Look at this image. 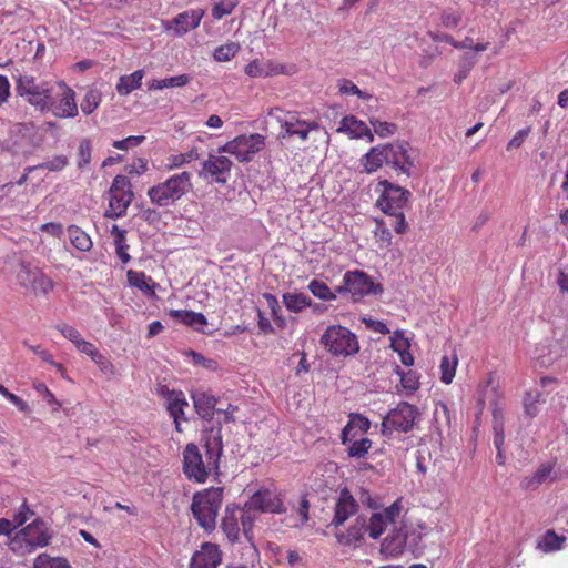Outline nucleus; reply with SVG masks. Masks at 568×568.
<instances>
[{"instance_id":"1","label":"nucleus","mask_w":568,"mask_h":568,"mask_svg":"<svg viewBox=\"0 0 568 568\" xmlns=\"http://www.w3.org/2000/svg\"><path fill=\"white\" fill-rule=\"evenodd\" d=\"M205 456L197 445L190 443L183 450V474L194 483H205L210 474L219 468L223 445L221 436L209 438L204 445Z\"/></svg>"},{"instance_id":"2","label":"nucleus","mask_w":568,"mask_h":568,"mask_svg":"<svg viewBox=\"0 0 568 568\" xmlns=\"http://www.w3.org/2000/svg\"><path fill=\"white\" fill-rule=\"evenodd\" d=\"M381 189V194L376 205L390 217V226L397 234H405L408 230L403 210L407 206L412 193L399 185L393 184L387 180H381L377 183L376 191Z\"/></svg>"},{"instance_id":"3","label":"nucleus","mask_w":568,"mask_h":568,"mask_svg":"<svg viewBox=\"0 0 568 568\" xmlns=\"http://www.w3.org/2000/svg\"><path fill=\"white\" fill-rule=\"evenodd\" d=\"M193 190L192 173L182 171L170 175L148 190V197L152 204L159 207L175 205Z\"/></svg>"},{"instance_id":"4","label":"nucleus","mask_w":568,"mask_h":568,"mask_svg":"<svg viewBox=\"0 0 568 568\" xmlns=\"http://www.w3.org/2000/svg\"><path fill=\"white\" fill-rule=\"evenodd\" d=\"M223 503V488L211 487L193 496L191 510L197 524L206 531L214 530Z\"/></svg>"},{"instance_id":"5","label":"nucleus","mask_w":568,"mask_h":568,"mask_svg":"<svg viewBox=\"0 0 568 568\" xmlns=\"http://www.w3.org/2000/svg\"><path fill=\"white\" fill-rule=\"evenodd\" d=\"M320 343L335 357H348L359 352L356 334L342 325H329L322 334Z\"/></svg>"},{"instance_id":"6","label":"nucleus","mask_w":568,"mask_h":568,"mask_svg":"<svg viewBox=\"0 0 568 568\" xmlns=\"http://www.w3.org/2000/svg\"><path fill=\"white\" fill-rule=\"evenodd\" d=\"M16 280L19 286L36 295L47 296L54 288V282L40 267L26 260L19 261Z\"/></svg>"},{"instance_id":"7","label":"nucleus","mask_w":568,"mask_h":568,"mask_svg":"<svg viewBox=\"0 0 568 568\" xmlns=\"http://www.w3.org/2000/svg\"><path fill=\"white\" fill-rule=\"evenodd\" d=\"M266 145V138L260 133L241 134L217 148V153L233 155L240 163H250Z\"/></svg>"},{"instance_id":"8","label":"nucleus","mask_w":568,"mask_h":568,"mask_svg":"<svg viewBox=\"0 0 568 568\" xmlns=\"http://www.w3.org/2000/svg\"><path fill=\"white\" fill-rule=\"evenodd\" d=\"M51 90L47 82L38 83L33 75L20 74L16 78L17 94L41 112L50 106Z\"/></svg>"},{"instance_id":"9","label":"nucleus","mask_w":568,"mask_h":568,"mask_svg":"<svg viewBox=\"0 0 568 568\" xmlns=\"http://www.w3.org/2000/svg\"><path fill=\"white\" fill-rule=\"evenodd\" d=\"M133 197L134 194L129 178L121 174L116 175L109 190V206L104 212V217L115 220L124 216Z\"/></svg>"},{"instance_id":"10","label":"nucleus","mask_w":568,"mask_h":568,"mask_svg":"<svg viewBox=\"0 0 568 568\" xmlns=\"http://www.w3.org/2000/svg\"><path fill=\"white\" fill-rule=\"evenodd\" d=\"M47 111H51L57 118H74L78 114L75 93L63 81L57 83V91L52 88Z\"/></svg>"},{"instance_id":"11","label":"nucleus","mask_w":568,"mask_h":568,"mask_svg":"<svg viewBox=\"0 0 568 568\" xmlns=\"http://www.w3.org/2000/svg\"><path fill=\"white\" fill-rule=\"evenodd\" d=\"M296 72L294 64H287L274 59H253L244 67V73L253 79L292 75Z\"/></svg>"},{"instance_id":"12","label":"nucleus","mask_w":568,"mask_h":568,"mask_svg":"<svg viewBox=\"0 0 568 568\" xmlns=\"http://www.w3.org/2000/svg\"><path fill=\"white\" fill-rule=\"evenodd\" d=\"M383 148L386 158L385 165L394 170L398 175L404 174L409 176L414 161L409 154L408 143H383Z\"/></svg>"},{"instance_id":"13","label":"nucleus","mask_w":568,"mask_h":568,"mask_svg":"<svg viewBox=\"0 0 568 568\" xmlns=\"http://www.w3.org/2000/svg\"><path fill=\"white\" fill-rule=\"evenodd\" d=\"M233 162L226 155L222 153L212 154L210 153L202 162V168L199 171V176L203 179H211L217 184H225L230 176Z\"/></svg>"},{"instance_id":"14","label":"nucleus","mask_w":568,"mask_h":568,"mask_svg":"<svg viewBox=\"0 0 568 568\" xmlns=\"http://www.w3.org/2000/svg\"><path fill=\"white\" fill-rule=\"evenodd\" d=\"M417 415L415 406L402 402L396 408L392 409L387 416L383 419L382 426L385 429H396L402 432H408L413 428L414 422Z\"/></svg>"},{"instance_id":"15","label":"nucleus","mask_w":568,"mask_h":568,"mask_svg":"<svg viewBox=\"0 0 568 568\" xmlns=\"http://www.w3.org/2000/svg\"><path fill=\"white\" fill-rule=\"evenodd\" d=\"M250 509L261 513L284 514L286 507L281 494L270 489H260L255 491L245 505Z\"/></svg>"},{"instance_id":"16","label":"nucleus","mask_w":568,"mask_h":568,"mask_svg":"<svg viewBox=\"0 0 568 568\" xmlns=\"http://www.w3.org/2000/svg\"><path fill=\"white\" fill-rule=\"evenodd\" d=\"M280 122L284 139L296 136L301 142L307 141L310 132L320 129L318 122L303 120L297 112H287Z\"/></svg>"},{"instance_id":"17","label":"nucleus","mask_w":568,"mask_h":568,"mask_svg":"<svg viewBox=\"0 0 568 568\" xmlns=\"http://www.w3.org/2000/svg\"><path fill=\"white\" fill-rule=\"evenodd\" d=\"M346 284L349 288V294L354 301L361 300L371 293H381L383 291L381 284H375L372 276L363 271H347Z\"/></svg>"},{"instance_id":"18","label":"nucleus","mask_w":568,"mask_h":568,"mask_svg":"<svg viewBox=\"0 0 568 568\" xmlns=\"http://www.w3.org/2000/svg\"><path fill=\"white\" fill-rule=\"evenodd\" d=\"M160 393L166 400V409L173 418L176 432L181 433V424L186 420L184 409L189 406L184 393L175 389L170 390L166 387H162Z\"/></svg>"},{"instance_id":"19","label":"nucleus","mask_w":568,"mask_h":568,"mask_svg":"<svg viewBox=\"0 0 568 568\" xmlns=\"http://www.w3.org/2000/svg\"><path fill=\"white\" fill-rule=\"evenodd\" d=\"M222 562V552L211 542L202 545L201 549L192 556L190 568H217Z\"/></svg>"},{"instance_id":"20","label":"nucleus","mask_w":568,"mask_h":568,"mask_svg":"<svg viewBox=\"0 0 568 568\" xmlns=\"http://www.w3.org/2000/svg\"><path fill=\"white\" fill-rule=\"evenodd\" d=\"M338 133H345L351 139H365L367 142L374 141V133L368 125L358 120L355 115H345L337 128Z\"/></svg>"},{"instance_id":"21","label":"nucleus","mask_w":568,"mask_h":568,"mask_svg":"<svg viewBox=\"0 0 568 568\" xmlns=\"http://www.w3.org/2000/svg\"><path fill=\"white\" fill-rule=\"evenodd\" d=\"M357 508L358 504L349 490L347 488L342 489L335 505V515L332 519V525L336 528L342 526L357 511Z\"/></svg>"},{"instance_id":"22","label":"nucleus","mask_w":568,"mask_h":568,"mask_svg":"<svg viewBox=\"0 0 568 568\" xmlns=\"http://www.w3.org/2000/svg\"><path fill=\"white\" fill-rule=\"evenodd\" d=\"M366 532V517L357 516L346 531L336 532L335 537L337 542L342 546L356 547L364 540Z\"/></svg>"},{"instance_id":"23","label":"nucleus","mask_w":568,"mask_h":568,"mask_svg":"<svg viewBox=\"0 0 568 568\" xmlns=\"http://www.w3.org/2000/svg\"><path fill=\"white\" fill-rule=\"evenodd\" d=\"M480 398L479 404L484 406L485 400L488 399L494 408V417L497 415V406L504 398V394L500 390L499 378L495 372H489L484 385H480Z\"/></svg>"},{"instance_id":"24","label":"nucleus","mask_w":568,"mask_h":568,"mask_svg":"<svg viewBox=\"0 0 568 568\" xmlns=\"http://www.w3.org/2000/svg\"><path fill=\"white\" fill-rule=\"evenodd\" d=\"M241 513L242 509L237 505H227L224 511V516L222 518L221 528L231 544H235L236 541H239V514Z\"/></svg>"},{"instance_id":"25","label":"nucleus","mask_w":568,"mask_h":568,"mask_svg":"<svg viewBox=\"0 0 568 568\" xmlns=\"http://www.w3.org/2000/svg\"><path fill=\"white\" fill-rule=\"evenodd\" d=\"M28 538L29 545L36 550L37 548L48 546L52 535L45 524L41 520H34L32 524L22 528Z\"/></svg>"},{"instance_id":"26","label":"nucleus","mask_w":568,"mask_h":568,"mask_svg":"<svg viewBox=\"0 0 568 568\" xmlns=\"http://www.w3.org/2000/svg\"><path fill=\"white\" fill-rule=\"evenodd\" d=\"M407 535L402 528L392 530L382 541L381 552L387 557H397L403 554Z\"/></svg>"},{"instance_id":"27","label":"nucleus","mask_w":568,"mask_h":568,"mask_svg":"<svg viewBox=\"0 0 568 568\" xmlns=\"http://www.w3.org/2000/svg\"><path fill=\"white\" fill-rule=\"evenodd\" d=\"M204 13V10L200 8L179 13L173 19V26L176 33L185 34L186 32L197 28Z\"/></svg>"},{"instance_id":"28","label":"nucleus","mask_w":568,"mask_h":568,"mask_svg":"<svg viewBox=\"0 0 568 568\" xmlns=\"http://www.w3.org/2000/svg\"><path fill=\"white\" fill-rule=\"evenodd\" d=\"M386 162L383 143L372 146L367 153L359 159L362 172L372 174L381 170Z\"/></svg>"},{"instance_id":"29","label":"nucleus","mask_w":568,"mask_h":568,"mask_svg":"<svg viewBox=\"0 0 568 568\" xmlns=\"http://www.w3.org/2000/svg\"><path fill=\"white\" fill-rule=\"evenodd\" d=\"M371 423L368 418L361 414H351L349 420L342 430L341 439L344 445L357 437L358 434L368 432Z\"/></svg>"},{"instance_id":"30","label":"nucleus","mask_w":568,"mask_h":568,"mask_svg":"<svg viewBox=\"0 0 568 568\" xmlns=\"http://www.w3.org/2000/svg\"><path fill=\"white\" fill-rule=\"evenodd\" d=\"M192 399L194 408L200 417L206 420H212L217 409L215 408L217 398L205 392H196L192 394Z\"/></svg>"},{"instance_id":"31","label":"nucleus","mask_w":568,"mask_h":568,"mask_svg":"<svg viewBox=\"0 0 568 568\" xmlns=\"http://www.w3.org/2000/svg\"><path fill=\"white\" fill-rule=\"evenodd\" d=\"M552 473V463L542 464L532 475L523 478L520 487L525 490H536L541 484H544L548 479L554 480V478L551 477Z\"/></svg>"},{"instance_id":"32","label":"nucleus","mask_w":568,"mask_h":568,"mask_svg":"<svg viewBox=\"0 0 568 568\" xmlns=\"http://www.w3.org/2000/svg\"><path fill=\"white\" fill-rule=\"evenodd\" d=\"M390 347L394 352L399 355L400 362L405 366H412L414 364V357L409 352L410 342L405 336L404 332L396 331L390 336Z\"/></svg>"},{"instance_id":"33","label":"nucleus","mask_w":568,"mask_h":568,"mask_svg":"<svg viewBox=\"0 0 568 568\" xmlns=\"http://www.w3.org/2000/svg\"><path fill=\"white\" fill-rule=\"evenodd\" d=\"M566 542V536L558 535L554 529H548L537 540V549L542 552H554L561 550Z\"/></svg>"},{"instance_id":"34","label":"nucleus","mask_w":568,"mask_h":568,"mask_svg":"<svg viewBox=\"0 0 568 568\" xmlns=\"http://www.w3.org/2000/svg\"><path fill=\"white\" fill-rule=\"evenodd\" d=\"M170 316L196 329H202L207 324L206 317L202 313L193 311L172 310L170 311Z\"/></svg>"},{"instance_id":"35","label":"nucleus","mask_w":568,"mask_h":568,"mask_svg":"<svg viewBox=\"0 0 568 568\" xmlns=\"http://www.w3.org/2000/svg\"><path fill=\"white\" fill-rule=\"evenodd\" d=\"M144 70L140 69L131 74L121 75L116 83V91L120 95H128L142 85Z\"/></svg>"},{"instance_id":"36","label":"nucleus","mask_w":568,"mask_h":568,"mask_svg":"<svg viewBox=\"0 0 568 568\" xmlns=\"http://www.w3.org/2000/svg\"><path fill=\"white\" fill-rule=\"evenodd\" d=\"M126 280L130 286L139 288L145 294L154 295L155 283L144 272L129 270L126 272Z\"/></svg>"},{"instance_id":"37","label":"nucleus","mask_w":568,"mask_h":568,"mask_svg":"<svg viewBox=\"0 0 568 568\" xmlns=\"http://www.w3.org/2000/svg\"><path fill=\"white\" fill-rule=\"evenodd\" d=\"M200 159L199 149L196 146L192 148L191 150L178 153V154H171L166 159L165 168L168 171L178 170L186 164H190L193 161H196Z\"/></svg>"},{"instance_id":"38","label":"nucleus","mask_w":568,"mask_h":568,"mask_svg":"<svg viewBox=\"0 0 568 568\" xmlns=\"http://www.w3.org/2000/svg\"><path fill=\"white\" fill-rule=\"evenodd\" d=\"M68 235L71 244L81 252H89L93 246L91 237L77 225L68 227Z\"/></svg>"},{"instance_id":"39","label":"nucleus","mask_w":568,"mask_h":568,"mask_svg":"<svg viewBox=\"0 0 568 568\" xmlns=\"http://www.w3.org/2000/svg\"><path fill=\"white\" fill-rule=\"evenodd\" d=\"M283 303L290 312L300 313L312 305V300L304 293H285Z\"/></svg>"},{"instance_id":"40","label":"nucleus","mask_w":568,"mask_h":568,"mask_svg":"<svg viewBox=\"0 0 568 568\" xmlns=\"http://www.w3.org/2000/svg\"><path fill=\"white\" fill-rule=\"evenodd\" d=\"M111 234L114 237V245L118 257L123 264H128L131 261V256L128 252L129 245L126 244L125 239L126 231L120 229L118 225H113L111 229Z\"/></svg>"},{"instance_id":"41","label":"nucleus","mask_w":568,"mask_h":568,"mask_svg":"<svg viewBox=\"0 0 568 568\" xmlns=\"http://www.w3.org/2000/svg\"><path fill=\"white\" fill-rule=\"evenodd\" d=\"M375 227L373 229V235L378 243L381 248H386L392 245L393 235L389 231L390 221L387 222L383 219H374Z\"/></svg>"},{"instance_id":"42","label":"nucleus","mask_w":568,"mask_h":568,"mask_svg":"<svg viewBox=\"0 0 568 568\" xmlns=\"http://www.w3.org/2000/svg\"><path fill=\"white\" fill-rule=\"evenodd\" d=\"M190 77L187 74H180L165 79H153L148 82L149 90H163L166 88H180L184 87L190 82Z\"/></svg>"},{"instance_id":"43","label":"nucleus","mask_w":568,"mask_h":568,"mask_svg":"<svg viewBox=\"0 0 568 568\" xmlns=\"http://www.w3.org/2000/svg\"><path fill=\"white\" fill-rule=\"evenodd\" d=\"M458 365V357L454 353L452 356L444 355L440 359V381L444 384H450L456 374V367Z\"/></svg>"},{"instance_id":"44","label":"nucleus","mask_w":568,"mask_h":568,"mask_svg":"<svg viewBox=\"0 0 568 568\" xmlns=\"http://www.w3.org/2000/svg\"><path fill=\"white\" fill-rule=\"evenodd\" d=\"M8 546L18 556H26L34 551L22 529L10 538Z\"/></svg>"},{"instance_id":"45","label":"nucleus","mask_w":568,"mask_h":568,"mask_svg":"<svg viewBox=\"0 0 568 568\" xmlns=\"http://www.w3.org/2000/svg\"><path fill=\"white\" fill-rule=\"evenodd\" d=\"M240 50V43L229 41L215 48V50L213 51V59L216 62H229L239 53Z\"/></svg>"},{"instance_id":"46","label":"nucleus","mask_w":568,"mask_h":568,"mask_svg":"<svg viewBox=\"0 0 568 568\" xmlns=\"http://www.w3.org/2000/svg\"><path fill=\"white\" fill-rule=\"evenodd\" d=\"M388 523L382 513L372 514L368 521L366 520L367 532L372 539H378L385 531Z\"/></svg>"},{"instance_id":"47","label":"nucleus","mask_w":568,"mask_h":568,"mask_svg":"<svg viewBox=\"0 0 568 568\" xmlns=\"http://www.w3.org/2000/svg\"><path fill=\"white\" fill-rule=\"evenodd\" d=\"M33 568H72L69 561L63 557H51L47 554H40L33 562Z\"/></svg>"},{"instance_id":"48","label":"nucleus","mask_w":568,"mask_h":568,"mask_svg":"<svg viewBox=\"0 0 568 568\" xmlns=\"http://www.w3.org/2000/svg\"><path fill=\"white\" fill-rule=\"evenodd\" d=\"M347 455L352 458H364L372 447V440L367 437L348 440Z\"/></svg>"},{"instance_id":"49","label":"nucleus","mask_w":568,"mask_h":568,"mask_svg":"<svg viewBox=\"0 0 568 568\" xmlns=\"http://www.w3.org/2000/svg\"><path fill=\"white\" fill-rule=\"evenodd\" d=\"M310 292L320 300L335 301L336 294L328 287V285L318 280H312L307 285Z\"/></svg>"},{"instance_id":"50","label":"nucleus","mask_w":568,"mask_h":568,"mask_svg":"<svg viewBox=\"0 0 568 568\" xmlns=\"http://www.w3.org/2000/svg\"><path fill=\"white\" fill-rule=\"evenodd\" d=\"M102 101L101 93L97 89H90L87 91L82 102L81 110L84 114L93 113Z\"/></svg>"},{"instance_id":"51","label":"nucleus","mask_w":568,"mask_h":568,"mask_svg":"<svg viewBox=\"0 0 568 568\" xmlns=\"http://www.w3.org/2000/svg\"><path fill=\"white\" fill-rule=\"evenodd\" d=\"M239 2L240 0H217L211 9L213 19L221 20L223 17L231 14Z\"/></svg>"},{"instance_id":"52","label":"nucleus","mask_w":568,"mask_h":568,"mask_svg":"<svg viewBox=\"0 0 568 568\" xmlns=\"http://www.w3.org/2000/svg\"><path fill=\"white\" fill-rule=\"evenodd\" d=\"M440 26L446 29H455L463 21V11L462 10H444L440 13Z\"/></svg>"},{"instance_id":"53","label":"nucleus","mask_w":568,"mask_h":568,"mask_svg":"<svg viewBox=\"0 0 568 568\" xmlns=\"http://www.w3.org/2000/svg\"><path fill=\"white\" fill-rule=\"evenodd\" d=\"M91 162V142L88 139L80 141L78 148L77 165L80 170L85 169Z\"/></svg>"},{"instance_id":"54","label":"nucleus","mask_w":568,"mask_h":568,"mask_svg":"<svg viewBox=\"0 0 568 568\" xmlns=\"http://www.w3.org/2000/svg\"><path fill=\"white\" fill-rule=\"evenodd\" d=\"M338 91L342 94H353L357 95L359 99L369 100L372 95L362 91L353 81L347 79H342L338 84Z\"/></svg>"},{"instance_id":"55","label":"nucleus","mask_w":568,"mask_h":568,"mask_svg":"<svg viewBox=\"0 0 568 568\" xmlns=\"http://www.w3.org/2000/svg\"><path fill=\"white\" fill-rule=\"evenodd\" d=\"M369 123L372 124L374 132L381 138L392 136L397 131V125L392 122L371 119Z\"/></svg>"},{"instance_id":"56","label":"nucleus","mask_w":568,"mask_h":568,"mask_svg":"<svg viewBox=\"0 0 568 568\" xmlns=\"http://www.w3.org/2000/svg\"><path fill=\"white\" fill-rule=\"evenodd\" d=\"M91 359L95 363V365L99 367V369L105 374V375H114L115 374V367L112 364V362L104 356L102 353H93V356Z\"/></svg>"},{"instance_id":"57","label":"nucleus","mask_w":568,"mask_h":568,"mask_svg":"<svg viewBox=\"0 0 568 568\" xmlns=\"http://www.w3.org/2000/svg\"><path fill=\"white\" fill-rule=\"evenodd\" d=\"M400 374V384L404 389H406L408 393H414L419 387V381L418 376L415 372L408 371L407 373H399Z\"/></svg>"},{"instance_id":"58","label":"nucleus","mask_w":568,"mask_h":568,"mask_svg":"<svg viewBox=\"0 0 568 568\" xmlns=\"http://www.w3.org/2000/svg\"><path fill=\"white\" fill-rule=\"evenodd\" d=\"M57 329L74 346H77L83 339L81 333L74 326L61 324L57 326Z\"/></svg>"},{"instance_id":"59","label":"nucleus","mask_w":568,"mask_h":568,"mask_svg":"<svg viewBox=\"0 0 568 568\" xmlns=\"http://www.w3.org/2000/svg\"><path fill=\"white\" fill-rule=\"evenodd\" d=\"M144 139V135H130L125 139L114 141L112 145L118 150H128L130 148L139 146Z\"/></svg>"},{"instance_id":"60","label":"nucleus","mask_w":568,"mask_h":568,"mask_svg":"<svg viewBox=\"0 0 568 568\" xmlns=\"http://www.w3.org/2000/svg\"><path fill=\"white\" fill-rule=\"evenodd\" d=\"M69 161L65 155H55L50 161L40 165V168L49 171H61L68 165Z\"/></svg>"},{"instance_id":"61","label":"nucleus","mask_w":568,"mask_h":568,"mask_svg":"<svg viewBox=\"0 0 568 568\" xmlns=\"http://www.w3.org/2000/svg\"><path fill=\"white\" fill-rule=\"evenodd\" d=\"M31 515H33V511L30 510L27 503L24 501L13 516V528L23 525L30 518Z\"/></svg>"},{"instance_id":"62","label":"nucleus","mask_w":568,"mask_h":568,"mask_svg":"<svg viewBox=\"0 0 568 568\" xmlns=\"http://www.w3.org/2000/svg\"><path fill=\"white\" fill-rule=\"evenodd\" d=\"M505 443V434H504V424L501 422H496L494 424V445L497 450L503 448Z\"/></svg>"},{"instance_id":"63","label":"nucleus","mask_w":568,"mask_h":568,"mask_svg":"<svg viewBox=\"0 0 568 568\" xmlns=\"http://www.w3.org/2000/svg\"><path fill=\"white\" fill-rule=\"evenodd\" d=\"M530 129L519 130L507 144V150L519 148L528 136Z\"/></svg>"},{"instance_id":"64","label":"nucleus","mask_w":568,"mask_h":568,"mask_svg":"<svg viewBox=\"0 0 568 568\" xmlns=\"http://www.w3.org/2000/svg\"><path fill=\"white\" fill-rule=\"evenodd\" d=\"M365 326L376 333L386 335L389 333V329L387 328V325L382 321H375V320H363Z\"/></svg>"}]
</instances>
